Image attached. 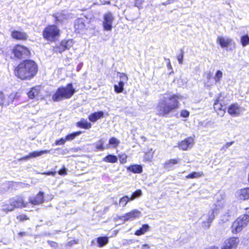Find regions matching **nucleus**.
<instances>
[{
  "label": "nucleus",
  "mask_w": 249,
  "mask_h": 249,
  "mask_svg": "<svg viewBox=\"0 0 249 249\" xmlns=\"http://www.w3.org/2000/svg\"><path fill=\"white\" fill-rule=\"evenodd\" d=\"M53 17L55 18L56 22H62L64 20L68 19L69 18V15L66 11H62L53 14Z\"/></svg>",
  "instance_id": "f3484780"
},
{
  "label": "nucleus",
  "mask_w": 249,
  "mask_h": 249,
  "mask_svg": "<svg viewBox=\"0 0 249 249\" xmlns=\"http://www.w3.org/2000/svg\"><path fill=\"white\" fill-rule=\"evenodd\" d=\"M102 4H110V1H102Z\"/></svg>",
  "instance_id": "0e129e2a"
},
{
  "label": "nucleus",
  "mask_w": 249,
  "mask_h": 249,
  "mask_svg": "<svg viewBox=\"0 0 249 249\" xmlns=\"http://www.w3.org/2000/svg\"><path fill=\"white\" fill-rule=\"evenodd\" d=\"M182 99V96L179 94L161 95L156 107L158 114L162 116H167L179 108L178 100Z\"/></svg>",
  "instance_id": "f257e3e1"
},
{
  "label": "nucleus",
  "mask_w": 249,
  "mask_h": 249,
  "mask_svg": "<svg viewBox=\"0 0 249 249\" xmlns=\"http://www.w3.org/2000/svg\"><path fill=\"white\" fill-rule=\"evenodd\" d=\"M206 249H219L216 246H212V247L207 248Z\"/></svg>",
  "instance_id": "e2e57ef3"
},
{
  "label": "nucleus",
  "mask_w": 249,
  "mask_h": 249,
  "mask_svg": "<svg viewBox=\"0 0 249 249\" xmlns=\"http://www.w3.org/2000/svg\"><path fill=\"white\" fill-rule=\"evenodd\" d=\"M18 235L21 236V237H22L23 236H25L26 235V233L25 232H20L18 233Z\"/></svg>",
  "instance_id": "680f3d73"
},
{
  "label": "nucleus",
  "mask_w": 249,
  "mask_h": 249,
  "mask_svg": "<svg viewBox=\"0 0 249 249\" xmlns=\"http://www.w3.org/2000/svg\"><path fill=\"white\" fill-rule=\"evenodd\" d=\"M124 83L122 81H119L118 85H114V90L117 93H121L124 90Z\"/></svg>",
  "instance_id": "473e14b6"
},
{
  "label": "nucleus",
  "mask_w": 249,
  "mask_h": 249,
  "mask_svg": "<svg viewBox=\"0 0 249 249\" xmlns=\"http://www.w3.org/2000/svg\"><path fill=\"white\" fill-rule=\"evenodd\" d=\"M14 210V207L10 203V204H4L1 207V210L3 212L8 213L13 211Z\"/></svg>",
  "instance_id": "f704fd0d"
},
{
  "label": "nucleus",
  "mask_w": 249,
  "mask_h": 249,
  "mask_svg": "<svg viewBox=\"0 0 249 249\" xmlns=\"http://www.w3.org/2000/svg\"><path fill=\"white\" fill-rule=\"evenodd\" d=\"M119 143L120 141L115 137H112L109 140V144L111 145L114 148L118 146Z\"/></svg>",
  "instance_id": "e433bc0d"
},
{
  "label": "nucleus",
  "mask_w": 249,
  "mask_h": 249,
  "mask_svg": "<svg viewBox=\"0 0 249 249\" xmlns=\"http://www.w3.org/2000/svg\"><path fill=\"white\" fill-rule=\"evenodd\" d=\"M154 152L152 151V150L151 149L150 151L145 153L144 156V159L146 161H150L153 157Z\"/></svg>",
  "instance_id": "a19ab883"
},
{
  "label": "nucleus",
  "mask_w": 249,
  "mask_h": 249,
  "mask_svg": "<svg viewBox=\"0 0 249 249\" xmlns=\"http://www.w3.org/2000/svg\"><path fill=\"white\" fill-rule=\"evenodd\" d=\"M213 76L212 73L209 71L207 73H206V77L208 79H211Z\"/></svg>",
  "instance_id": "bf43d9fd"
},
{
  "label": "nucleus",
  "mask_w": 249,
  "mask_h": 249,
  "mask_svg": "<svg viewBox=\"0 0 249 249\" xmlns=\"http://www.w3.org/2000/svg\"><path fill=\"white\" fill-rule=\"evenodd\" d=\"M232 40L229 38H224L222 36H218L217 42L219 43L221 47L224 48L229 46Z\"/></svg>",
  "instance_id": "aec40b11"
},
{
  "label": "nucleus",
  "mask_w": 249,
  "mask_h": 249,
  "mask_svg": "<svg viewBox=\"0 0 249 249\" xmlns=\"http://www.w3.org/2000/svg\"><path fill=\"white\" fill-rule=\"evenodd\" d=\"M246 212L245 214H248L249 215V207L246 208Z\"/></svg>",
  "instance_id": "69168bd1"
},
{
  "label": "nucleus",
  "mask_w": 249,
  "mask_h": 249,
  "mask_svg": "<svg viewBox=\"0 0 249 249\" xmlns=\"http://www.w3.org/2000/svg\"><path fill=\"white\" fill-rule=\"evenodd\" d=\"M103 161L110 163H116L118 161V158L116 156L108 155L103 159Z\"/></svg>",
  "instance_id": "c85d7f7f"
},
{
  "label": "nucleus",
  "mask_w": 249,
  "mask_h": 249,
  "mask_svg": "<svg viewBox=\"0 0 249 249\" xmlns=\"http://www.w3.org/2000/svg\"><path fill=\"white\" fill-rule=\"evenodd\" d=\"M194 140L191 137L182 141L178 144V147L180 149L186 150L188 148L192 146Z\"/></svg>",
  "instance_id": "dca6fc26"
},
{
  "label": "nucleus",
  "mask_w": 249,
  "mask_h": 249,
  "mask_svg": "<svg viewBox=\"0 0 249 249\" xmlns=\"http://www.w3.org/2000/svg\"><path fill=\"white\" fill-rule=\"evenodd\" d=\"M141 212L138 210H134L132 211L127 213L125 215L121 216L120 218L124 221L133 220L134 219L140 216Z\"/></svg>",
  "instance_id": "ddd939ff"
},
{
  "label": "nucleus",
  "mask_w": 249,
  "mask_h": 249,
  "mask_svg": "<svg viewBox=\"0 0 249 249\" xmlns=\"http://www.w3.org/2000/svg\"><path fill=\"white\" fill-rule=\"evenodd\" d=\"M127 155L125 154L119 155L120 162L121 163H125L126 162Z\"/></svg>",
  "instance_id": "a18cd8bd"
},
{
  "label": "nucleus",
  "mask_w": 249,
  "mask_h": 249,
  "mask_svg": "<svg viewBox=\"0 0 249 249\" xmlns=\"http://www.w3.org/2000/svg\"><path fill=\"white\" fill-rule=\"evenodd\" d=\"M37 71V65L31 60H26L20 63L15 69L16 75L22 80H30Z\"/></svg>",
  "instance_id": "f03ea898"
},
{
  "label": "nucleus",
  "mask_w": 249,
  "mask_h": 249,
  "mask_svg": "<svg viewBox=\"0 0 249 249\" xmlns=\"http://www.w3.org/2000/svg\"><path fill=\"white\" fill-rule=\"evenodd\" d=\"M39 87H35L32 88L31 89V90L28 92V97L31 99H33L36 97L39 94Z\"/></svg>",
  "instance_id": "4be33fe9"
},
{
  "label": "nucleus",
  "mask_w": 249,
  "mask_h": 249,
  "mask_svg": "<svg viewBox=\"0 0 249 249\" xmlns=\"http://www.w3.org/2000/svg\"><path fill=\"white\" fill-rule=\"evenodd\" d=\"M222 72L220 70L217 71L214 76V79L215 82H219L220 81L221 78L222 77Z\"/></svg>",
  "instance_id": "79ce46f5"
},
{
  "label": "nucleus",
  "mask_w": 249,
  "mask_h": 249,
  "mask_svg": "<svg viewBox=\"0 0 249 249\" xmlns=\"http://www.w3.org/2000/svg\"><path fill=\"white\" fill-rule=\"evenodd\" d=\"M43 174L44 175H46L54 176L56 174V172L52 171V172H45Z\"/></svg>",
  "instance_id": "6e6d98bb"
},
{
  "label": "nucleus",
  "mask_w": 249,
  "mask_h": 249,
  "mask_svg": "<svg viewBox=\"0 0 249 249\" xmlns=\"http://www.w3.org/2000/svg\"><path fill=\"white\" fill-rule=\"evenodd\" d=\"M12 36L13 38L18 40H25L27 39V36L25 33L14 31L12 33Z\"/></svg>",
  "instance_id": "6ab92c4d"
},
{
  "label": "nucleus",
  "mask_w": 249,
  "mask_h": 249,
  "mask_svg": "<svg viewBox=\"0 0 249 249\" xmlns=\"http://www.w3.org/2000/svg\"><path fill=\"white\" fill-rule=\"evenodd\" d=\"M249 222V215L244 214L241 215L233 222L231 226V232L237 233L245 228Z\"/></svg>",
  "instance_id": "39448f33"
},
{
  "label": "nucleus",
  "mask_w": 249,
  "mask_h": 249,
  "mask_svg": "<svg viewBox=\"0 0 249 249\" xmlns=\"http://www.w3.org/2000/svg\"><path fill=\"white\" fill-rule=\"evenodd\" d=\"M60 35V31L58 27L54 25H49L46 27L43 32L44 38L49 41H54L55 38Z\"/></svg>",
  "instance_id": "423d86ee"
},
{
  "label": "nucleus",
  "mask_w": 249,
  "mask_h": 249,
  "mask_svg": "<svg viewBox=\"0 0 249 249\" xmlns=\"http://www.w3.org/2000/svg\"><path fill=\"white\" fill-rule=\"evenodd\" d=\"M230 217L231 215L229 213L226 212L221 215L220 220L222 222L225 223L229 220Z\"/></svg>",
  "instance_id": "4c0bfd02"
},
{
  "label": "nucleus",
  "mask_w": 249,
  "mask_h": 249,
  "mask_svg": "<svg viewBox=\"0 0 249 249\" xmlns=\"http://www.w3.org/2000/svg\"><path fill=\"white\" fill-rule=\"evenodd\" d=\"M74 28L75 31L78 33H80L82 31L84 30L86 28L85 20L81 18L76 19L75 22Z\"/></svg>",
  "instance_id": "a211bd4d"
},
{
  "label": "nucleus",
  "mask_w": 249,
  "mask_h": 249,
  "mask_svg": "<svg viewBox=\"0 0 249 249\" xmlns=\"http://www.w3.org/2000/svg\"><path fill=\"white\" fill-rule=\"evenodd\" d=\"M225 207V204L222 202H218L213 208L211 209L207 213L204 214L201 217L202 220V227L205 229H209L215 218V214H217L220 210Z\"/></svg>",
  "instance_id": "7ed1b4c3"
},
{
  "label": "nucleus",
  "mask_w": 249,
  "mask_h": 249,
  "mask_svg": "<svg viewBox=\"0 0 249 249\" xmlns=\"http://www.w3.org/2000/svg\"><path fill=\"white\" fill-rule=\"evenodd\" d=\"M183 56H184V52L182 50H181V53L179 54V55L178 56V57H177L178 63L180 64H183Z\"/></svg>",
  "instance_id": "49530a36"
},
{
  "label": "nucleus",
  "mask_w": 249,
  "mask_h": 249,
  "mask_svg": "<svg viewBox=\"0 0 249 249\" xmlns=\"http://www.w3.org/2000/svg\"><path fill=\"white\" fill-rule=\"evenodd\" d=\"M81 133V131H77L75 132H73L67 135L65 137V139L66 141H71L74 140L76 137L78 136Z\"/></svg>",
  "instance_id": "72a5a7b5"
},
{
  "label": "nucleus",
  "mask_w": 249,
  "mask_h": 249,
  "mask_svg": "<svg viewBox=\"0 0 249 249\" xmlns=\"http://www.w3.org/2000/svg\"><path fill=\"white\" fill-rule=\"evenodd\" d=\"M108 209H109V207H105V208H104V212H106L107 211H108Z\"/></svg>",
  "instance_id": "338daca9"
},
{
  "label": "nucleus",
  "mask_w": 249,
  "mask_h": 249,
  "mask_svg": "<svg viewBox=\"0 0 249 249\" xmlns=\"http://www.w3.org/2000/svg\"><path fill=\"white\" fill-rule=\"evenodd\" d=\"M127 169L134 173H141L142 171V168L140 165H130L127 168Z\"/></svg>",
  "instance_id": "393cba45"
},
{
  "label": "nucleus",
  "mask_w": 249,
  "mask_h": 249,
  "mask_svg": "<svg viewBox=\"0 0 249 249\" xmlns=\"http://www.w3.org/2000/svg\"><path fill=\"white\" fill-rule=\"evenodd\" d=\"M47 243L50 245L53 249H55L57 248V244L56 242L49 241H47Z\"/></svg>",
  "instance_id": "3c124183"
},
{
  "label": "nucleus",
  "mask_w": 249,
  "mask_h": 249,
  "mask_svg": "<svg viewBox=\"0 0 249 249\" xmlns=\"http://www.w3.org/2000/svg\"><path fill=\"white\" fill-rule=\"evenodd\" d=\"M104 115V113L102 111H98L94 112L90 114L89 117V120L92 122H96L98 119L102 118Z\"/></svg>",
  "instance_id": "5701e85b"
},
{
  "label": "nucleus",
  "mask_w": 249,
  "mask_h": 249,
  "mask_svg": "<svg viewBox=\"0 0 249 249\" xmlns=\"http://www.w3.org/2000/svg\"><path fill=\"white\" fill-rule=\"evenodd\" d=\"M239 197L240 199L246 200L249 198V188L241 189L239 192Z\"/></svg>",
  "instance_id": "412c9836"
},
{
  "label": "nucleus",
  "mask_w": 249,
  "mask_h": 249,
  "mask_svg": "<svg viewBox=\"0 0 249 249\" xmlns=\"http://www.w3.org/2000/svg\"><path fill=\"white\" fill-rule=\"evenodd\" d=\"M179 160L177 159H171L166 161L164 165V168L168 171L172 169V165L177 164Z\"/></svg>",
  "instance_id": "b1692460"
},
{
  "label": "nucleus",
  "mask_w": 249,
  "mask_h": 249,
  "mask_svg": "<svg viewBox=\"0 0 249 249\" xmlns=\"http://www.w3.org/2000/svg\"><path fill=\"white\" fill-rule=\"evenodd\" d=\"M50 152V150H41L40 151H34L29 154V157H30L31 158H36L45 154H48Z\"/></svg>",
  "instance_id": "cd10ccee"
},
{
  "label": "nucleus",
  "mask_w": 249,
  "mask_h": 249,
  "mask_svg": "<svg viewBox=\"0 0 249 249\" xmlns=\"http://www.w3.org/2000/svg\"><path fill=\"white\" fill-rule=\"evenodd\" d=\"M228 111L231 115L238 116L242 111V110L237 104H234L229 107Z\"/></svg>",
  "instance_id": "2eb2a0df"
},
{
  "label": "nucleus",
  "mask_w": 249,
  "mask_h": 249,
  "mask_svg": "<svg viewBox=\"0 0 249 249\" xmlns=\"http://www.w3.org/2000/svg\"><path fill=\"white\" fill-rule=\"evenodd\" d=\"M77 125L81 128L89 129L91 127V124L88 123L86 120H81L77 123Z\"/></svg>",
  "instance_id": "c756f323"
},
{
  "label": "nucleus",
  "mask_w": 249,
  "mask_h": 249,
  "mask_svg": "<svg viewBox=\"0 0 249 249\" xmlns=\"http://www.w3.org/2000/svg\"><path fill=\"white\" fill-rule=\"evenodd\" d=\"M239 242L236 237H231L225 241L221 249H236Z\"/></svg>",
  "instance_id": "1a4fd4ad"
},
{
  "label": "nucleus",
  "mask_w": 249,
  "mask_h": 249,
  "mask_svg": "<svg viewBox=\"0 0 249 249\" xmlns=\"http://www.w3.org/2000/svg\"><path fill=\"white\" fill-rule=\"evenodd\" d=\"M241 42L243 46L245 47L249 44V36L248 35H245L241 37Z\"/></svg>",
  "instance_id": "ea45409f"
},
{
  "label": "nucleus",
  "mask_w": 249,
  "mask_h": 249,
  "mask_svg": "<svg viewBox=\"0 0 249 249\" xmlns=\"http://www.w3.org/2000/svg\"><path fill=\"white\" fill-rule=\"evenodd\" d=\"M75 92V90L72 84L70 83L66 87L59 88L53 95L52 100L54 102H59L63 99H69Z\"/></svg>",
  "instance_id": "20e7f679"
},
{
  "label": "nucleus",
  "mask_w": 249,
  "mask_h": 249,
  "mask_svg": "<svg viewBox=\"0 0 249 249\" xmlns=\"http://www.w3.org/2000/svg\"><path fill=\"white\" fill-rule=\"evenodd\" d=\"M72 45V40H64L62 41L60 46L55 47L54 50L55 52L61 53L67 49H69Z\"/></svg>",
  "instance_id": "f8f14e48"
},
{
  "label": "nucleus",
  "mask_w": 249,
  "mask_h": 249,
  "mask_svg": "<svg viewBox=\"0 0 249 249\" xmlns=\"http://www.w3.org/2000/svg\"><path fill=\"white\" fill-rule=\"evenodd\" d=\"M234 142V141H232V142H227L221 148V150L226 151V149H228L230 146H231Z\"/></svg>",
  "instance_id": "09e8293b"
},
{
  "label": "nucleus",
  "mask_w": 249,
  "mask_h": 249,
  "mask_svg": "<svg viewBox=\"0 0 249 249\" xmlns=\"http://www.w3.org/2000/svg\"><path fill=\"white\" fill-rule=\"evenodd\" d=\"M44 201V193L40 191L35 197H31L29 202L33 205H36L42 203Z\"/></svg>",
  "instance_id": "4468645a"
},
{
  "label": "nucleus",
  "mask_w": 249,
  "mask_h": 249,
  "mask_svg": "<svg viewBox=\"0 0 249 249\" xmlns=\"http://www.w3.org/2000/svg\"><path fill=\"white\" fill-rule=\"evenodd\" d=\"M97 241L99 246L102 247L108 243V239L107 237H99L97 238Z\"/></svg>",
  "instance_id": "7c9ffc66"
},
{
  "label": "nucleus",
  "mask_w": 249,
  "mask_h": 249,
  "mask_svg": "<svg viewBox=\"0 0 249 249\" xmlns=\"http://www.w3.org/2000/svg\"><path fill=\"white\" fill-rule=\"evenodd\" d=\"M203 176H204V174L202 171L198 172H194L186 176V178H198Z\"/></svg>",
  "instance_id": "2f4dec72"
},
{
  "label": "nucleus",
  "mask_w": 249,
  "mask_h": 249,
  "mask_svg": "<svg viewBox=\"0 0 249 249\" xmlns=\"http://www.w3.org/2000/svg\"><path fill=\"white\" fill-rule=\"evenodd\" d=\"M180 115L183 117H188L189 115V112L186 110H183L181 111Z\"/></svg>",
  "instance_id": "603ef678"
},
{
  "label": "nucleus",
  "mask_w": 249,
  "mask_h": 249,
  "mask_svg": "<svg viewBox=\"0 0 249 249\" xmlns=\"http://www.w3.org/2000/svg\"><path fill=\"white\" fill-rule=\"evenodd\" d=\"M20 217L21 219H26V216L25 215L20 216Z\"/></svg>",
  "instance_id": "774afa93"
},
{
  "label": "nucleus",
  "mask_w": 249,
  "mask_h": 249,
  "mask_svg": "<svg viewBox=\"0 0 249 249\" xmlns=\"http://www.w3.org/2000/svg\"><path fill=\"white\" fill-rule=\"evenodd\" d=\"M105 140L104 139H101L97 142L94 143L95 146L96 151H103L105 149V147L104 146Z\"/></svg>",
  "instance_id": "bb28decb"
},
{
  "label": "nucleus",
  "mask_w": 249,
  "mask_h": 249,
  "mask_svg": "<svg viewBox=\"0 0 249 249\" xmlns=\"http://www.w3.org/2000/svg\"><path fill=\"white\" fill-rule=\"evenodd\" d=\"M143 1V0H135V6L140 8Z\"/></svg>",
  "instance_id": "864d4df0"
},
{
  "label": "nucleus",
  "mask_w": 249,
  "mask_h": 249,
  "mask_svg": "<svg viewBox=\"0 0 249 249\" xmlns=\"http://www.w3.org/2000/svg\"><path fill=\"white\" fill-rule=\"evenodd\" d=\"M9 203L14 207L15 209L16 208L26 207L27 203H25L22 197H16L11 198L9 200Z\"/></svg>",
  "instance_id": "9b49d317"
},
{
  "label": "nucleus",
  "mask_w": 249,
  "mask_h": 249,
  "mask_svg": "<svg viewBox=\"0 0 249 249\" xmlns=\"http://www.w3.org/2000/svg\"><path fill=\"white\" fill-rule=\"evenodd\" d=\"M13 53L16 57L21 59L30 55V51L27 47L17 45L13 49Z\"/></svg>",
  "instance_id": "0eeeda50"
},
{
  "label": "nucleus",
  "mask_w": 249,
  "mask_h": 249,
  "mask_svg": "<svg viewBox=\"0 0 249 249\" xmlns=\"http://www.w3.org/2000/svg\"><path fill=\"white\" fill-rule=\"evenodd\" d=\"M150 246L146 244H143L141 247V249H149Z\"/></svg>",
  "instance_id": "4d7b16f0"
},
{
  "label": "nucleus",
  "mask_w": 249,
  "mask_h": 249,
  "mask_svg": "<svg viewBox=\"0 0 249 249\" xmlns=\"http://www.w3.org/2000/svg\"><path fill=\"white\" fill-rule=\"evenodd\" d=\"M0 105L5 106V98L3 93L0 91Z\"/></svg>",
  "instance_id": "de8ad7c7"
},
{
  "label": "nucleus",
  "mask_w": 249,
  "mask_h": 249,
  "mask_svg": "<svg viewBox=\"0 0 249 249\" xmlns=\"http://www.w3.org/2000/svg\"><path fill=\"white\" fill-rule=\"evenodd\" d=\"M129 201H131L130 197L125 196L120 199L119 203L123 207H124Z\"/></svg>",
  "instance_id": "c9c22d12"
},
{
  "label": "nucleus",
  "mask_w": 249,
  "mask_h": 249,
  "mask_svg": "<svg viewBox=\"0 0 249 249\" xmlns=\"http://www.w3.org/2000/svg\"><path fill=\"white\" fill-rule=\"evenodd\" d=\"M103 26L106 31H110L112 28V23L114 17L110 12L105 14L103 17Z\"/></svg>",
  "instance_id": "6e6552de"
},
{
  "label": "nucleus",
  "mask_w": 249,
  "mask_h": 249,
  "mask_svg": "<svg viewBox=\"0 0 249 249\" xmlns=\"http://www.w3.org/2000/svg\"><path fill=\"white\" fill-rule=\"evenodd\" d=\"M142 195V192L141 190H137L135 192L132 193L130 198V200H133L135 198L141 196Z\"/></svg>",
  "instance_id": "58836bf2"
},
{
  "label": "nucleus",
  "mask_w": 249,
  "mask_h": 249,
  "mask_svg": "<svg viewBox=\"0 0 249 249\" xmlns=\"http://www.w3.org/2000/svg\"><path fill=\"white\" fill-rule=\"evenodd\" d=\"M165 59L168 61V64H167V67L168 69H172V67L171 64L170 63V60L169 59Z\"/></svg>",
  "instance_id": "13d9d810"
},
{
  "label": "nucleus",
  "mask_w": 249,
  "mask_h": 249,
  "mask_svg": "<svg viewBox=\"0 0 249 249\" xmlns=\"http://www.w3.org/2000/svg\"><path fill=\"white\" fill-rule=\"evenodd\" d=\"M222 100L220 97L216 99L213 104V108L217 113V114L220 116H224L226 109V106L223 105Z\"/></svg>",
  "instance_id": "9d476101"
},
{
  "label": "nucleus",
  "mask_w": 249,
  "mask_h": 249,
  "mask_svg": "<svg viewBox=\"0 0 249 249\" xmlns=\"http://www.w3.org/2000/svg\"><path fill=\"white\" fill-rule=\"evenodd\" d=\"M118 74H119V77L121 80L120 81H122L124 83L125 82H126L128 81V78L126 74H125L124 73L120 72H118Z\"/></svg>",
  "instance_id": "c03bdc74"
},
{
  "label": "nucleus",
  "mask_w": 249,
  "mask_h": 249,
  "mask_svg": "<svg viewBox=\"0 0 249 249\" xmlns=\"http://www.w3.org/2000/svg\"><path fill=\"white\" fill-rule=\"evenodd\" d=\"M16 96V93H11L8 97L7 100L5 99V106L13 103Z\"/></svg>",
  "instance_id": "37998d69"
},
{
  "label": "nucleus",
  "mask_w": 249,
  "mask_h": 249,
  "mask_svg": "<svg viewBox=\"0 0 249 249\" xmlns=\"http://www.w3.org/2000/svg\"><path fill=\"white\" fill-rule=\"evenodd\" d=\"M58 174L60 175H66V169H61L58 171Z\"/></svg>",
  "instance_id": "5fc2aeb1"
},
{
  "label": "nucleus",
  "mask_w": 249,
  "mask_h": 249,
  "mask_svg": "<svg viewBox=\"0 0 249 249\" xmlns=\"http://www.w3.org/2000/svg\"><path fill=\"white\" fill-rule=\"evenodd\" d=\"M149 230V226L148 224H143L142 227L135 232V234L137 236H140L144 234Z\"/></svg>",
  "instance_id": "a878e982"
},
{
  "label": "nucleus",
  "mask_w": 249,
  "mask_h": 249,
  "mask_svg": "<svg viewBox=\"0 0 249 249\" xmlns=\"http://www.w3.org/2000/svg\"><path fill=\"white\" fill-rule=\"evenodd\" d=\"M66 141H67L65 138H61L58 140H56L55 142V144L56 145H63L65 143Z\"/></svg>",
  "instance_id": "8fccbe9b"
},
{
  "label": "nucleus",
  "mask_w": 249,
  "mask_h": 249,
  "mask_svg": "<svg viewBox=\"0 0 249 249\" xmlns=\"http://www.w3.org/2000/svg\"><path fill=\"white\" fill-rule=\"evenodd\" d=\"M30 158V157H29V155H28V156H26L25 157H24L21 159H19V160H27L28 159H29Z\"/></svg>",
  "instance_id": "052dcab7"
}]
</instances>
